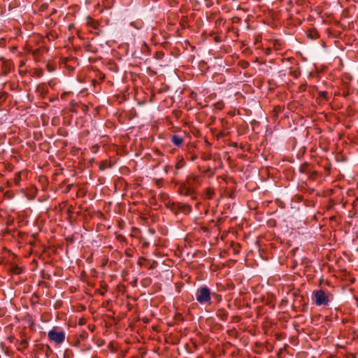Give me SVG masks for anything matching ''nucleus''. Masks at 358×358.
I'll return each instance as SVG.
<instances>
[{
  "instance_id": "nucleus-39",
  "label": "nucleus",
  "mask_w": 358,
  "mask_h": 358,
  "mask_svg": "<svg viewBox=\"0 0 358 358\" xmlns=\"http://www.w3.org/2000/svg\"><path fill=\"white\" fill-rule=\"evenodd\" d=\"M210 167H208L207 169L203 170V173H206L210 172Z\"/></svg>"
},
{
  "instance_id": "nucleus-30",
  "label": "nucleus",
  "mask_w": 358,
  "mask_h": 358,
  "mask_svg": "<svg viewBox=\"0 0 358 358\" xmlns=\"http://www.w3.org/2000/svg\"><path fill=\"white\" fill-rule=\"evenodd\" d=\"M7 94L5 92H0V101H4L6 99Z\"/></svg>"
},
{
  "instance_id": "nucleus-35",
  "label": "nucleus",
  "mask_w": 358,
  "mask_h": 358,
  "mask_svg": "<svg viewBox=\"0 0 358 358\" xmlns=\"http://www.w3.org/2000/svg\"><path fill=\"white\" fill-rule=\"evenodd\" d=\"M106 163L105 162H102L101 164H100L99 166V170L100 171H103L106 169Z\"/></svg>"
},
{
  "instance_id": "nucleus-38",
  "label": "nucleus",
  "mask_w": 358,
  "mask_h": 358,
  "mask_svg": "<svg viewBox=\"0 0 358 358\" xmlns=\"http://www.w3.org/2000/svg\"><path fill=\"white\" fill-rule=\"evenodd\" d=\"M125 255H126V256H127V257H132V255H131L129 253V251H127V250H126V251H125Z\"/></svg>"
},
{
  "instance_id": "nucleus-28",
  "label": "nucleus",
  "mask_w": 358,
  "mask_h": 358,
  "mask_svg": "<svg viewBox=\"0 0 358 358\" xmlns=\"http://www.w3.org/2000/svg\"><path fill=\"white\" fill-rule=\"evenodd\" d=\"M211 155L210 154H203L201 156V159L204 161H208L211 159Z\"/></svg>"
},
{
  "instance_id": "nucleus-50",
  "label": "nucleus",
  "mask_w": 358,
  "mask_h": 358,
  "mask_svg": "<svg viewBox=\"0 0 358 358\" xmlns=\"http://www.w3.org/2000/svg\"><path fill=\"white\" fill-rule=\"evenodd\" d=\"M215 174L214 172L211 173L210 176H213Z\"/></svg>"
},
{
  "instance_id": "nucleus-49",
  "label": "nucleus",
  "mask_w": 358,
  "mask_h": 358,
  "mask_svg": "<svg viewBox=\"0 0 358 358\" xmlns=\"http://www.w3.org/2000/svg\"><path fill=\"white\" fill-rule=\"evenodd\" d=\"M173 182H175L176 184H178V182H175L174 178L172 180Z\"/></svg>"
},
{
  "instance_id": "nucleus-37",
  "label": "nucleus",
  "mask_w": 358,
  "mask_h": 358,
  "mask_svg": "<svg viewBox=\"0 0 358 358\" xmlns=\"http://www.w3.org/2000/svg\"><path fill=\"white\" fill-rule=\"evenodd\" d=\"M236 196V194L234 191H232L231 192H230L229 194H228V196L231 199H234Z\"/></svg>"
},
{
  "instance_id": "nucleus-41",
  "label": "nucleus",
  "mask_w": 358,
  "mask_h": 358,
  "mask_svg": "<svg viewBox=\"0 0 358 358\" xmlns=\"http://www.w3.org/2000/svg\"><path fill=\"white\" fill-rule=\"evenodd\" d=\"M173 174L175 176H176L178 174V170L174 169Z\"/></svg>"
},
{
  "instance_id": "nucleus-18",
  "label": "nucleus",
  "mask_w": 358,
  "mask_h": 358,
  "mask_svg": "<svg viewBox=\"0 0 358 358\" xmlns=\"http://www.w3.org/2000/svg\"><path fill=\"white\" fill-rule=\"evenodd\" d=\"M318 98L327 101L329 100V96L327 92L320 91L318 92Z\"/></svg>"
},
{
  "instance_id": "nucleus-5",
  "label": "nucleus",
  "mask_w": 358,
  "mask_h": 358,
  "mask_svg": "<svg viewBox=\"0 0 358 358\" xmlns=\"http://www.w3.org/2000/svg\"><path fill=\"white\" fill-rule=\"evenodd\" d=\"M1 63V73L3 76L8 75L12 68H13V62L9 59H5L3 58L0 59Z\"/></svg>"
},
{
  "instance_id": "nucleus-47",
  "label": "nucleus",
  "mask_w": 358,
  "mask_h": 358,
  "mask_svg": "<svg viewBox=\"0 0 358 358\" xmlns=\"http://www.w3.org/2000/svg\"><path fill=\"white\" fill-rule=\"evenodd\" d=\"M42 73V71H41V72H38V76H40Z\"/></svg>"
},
{
  "instance_id": "nucleus-4",
  "label": "nucleus",
  "mask_w": 358,
  "mask_h": 358,
  "mask_svg": "<svg viewBox=\"0 0 358 358\" xmlns=\"http://www.w3.org/2000/svg\"><path fill=\"white\" fill-rule=\"evenodd\" d=\"M329 293H327L323 289L315 290L313 292V299L317 306H326L329 302Z\"/></svg>"
},
{
  "instance_id": "nucleus-42",
  "label": "nucleus",
  "mask_w": 358,
  "mask_h": 358,
  "mask_svg": "<svg viewBox=\"0 0 358 358\" xmlns=\"http://www.w3.org/2000/svg\"><path fill=\"white\" fill-rule=\"evenodd\" d=\"M325 170H326V171H327V172L329 173V171H330V166H326V167H325Z\"/></svg>"
},
{
  "instance_id": "nucleus-34",
  "label": "nucleus",
  "mask_w": 358,
  "mask_h": 358,
  "mask_svg": "<svg viewBox=\"0 0 358 358\" xmlns=\"http://www.w3.org/2000/svg\"><path fill=\"white\" fill-rule=\"evenodd\" d=\"M20 345L24 348H26L28 346V342L26 340H22L20 341Z\"/></svg>"
},
{
  "instance_id": "nucleus-22",
  "label": "nucleus",
  "mask_w": 358,
  "mask_h": 358,
  "mask_svg": "<svg viewBox=\"0 0 358 358\" xmlns=\"http://www.w3.org/2000/svg\"><path fill=\"white\" fill-rule=\"evenodd\" d=\"M306 87H307V84L306 83H301L298 87V92H299V93L304 92L306 90Z\"/></svg>"
},
{
  "instance_id": "nucleus-25",
  "label": "nucleus",
  "mask_w": 358,
  "mask_h": 358,
  "mask_svg": "<svg viewBox=\"0 0 358 358\" xmlns=\"http://www.w3.org/2000/svg\"><path fill=\"white\" fill-rule=\"evenodd\" d=\"M283 110V108L280 106H275L273 108V113H275V115H278V113H281Z\"/></svg>"
},
{
  "instance_id": "nucleus-16",
  "label": "nucleus",
  "mask_w": 358,
  "mask_h": 358,
  "mask_svg": "<svg viewBox=\"0 0 358 358\" xmlns=\"http://www.w3.org/2000/svg\"><path fill=\"white\" fill-rule=\"evenodd\" d=\"M88 337V334L86 331H82L78 335V343H80L81 341H85Z\"/></svg>"
},
{
  "instance_id": "nucleus-21",
  "label": "nucleus",
  "mask_w": 358,
  "mask_h": 358,
  "mask_svg": "<svg viewBox=\"0 0 358 358\" xmlns=\"http://www.w3.org/2000/svg\"><path fill=\"white\" fill-rule=\"evenodd\" d=\"M24 62L23 61H20V66H19V73L22 75H24L26 73V70H24L23 68L24 67Z\"/></svg>"
},
{
  "instance_id": "nucleus-26",
  "label": "nucleus",
  "mask_w": 358,
  "mask_h": 358,
  "mask_svg": "<svg viewBox=\"0 0 358 358\" xmlns=\"http://www.w3.org/2000/svg\"><path fill=\"white\" fill-rule=\"evenodd\" d=\"M15 182L16 184H18L21 180V173L20 172H18V173H16L15 175Z\"/></svg>"
},
{
  "instance_id": "nucleus-9",
  "label": "nucleus",
  "mask_w": 358,
  "mask_h": 358,
  "mask_svg": "<svg viewBox=\"0 0 358 358\" xmlns=\"http://www.w3.org/2000/svg\"><path fill=\"white\" fill-rule=\"evenodd\" d=\"M176 207L182 213L185 214H189L192 210V206L189 204L178 202L176 204Z\"/></svg>"
},
{
  "instance_id": "nucleus-13",
  "label": "nucleus",
  "mask_w": 358,
  "mask_h": 358,
  "mask_svg": "<svg viewBox=\"0 0 358 358\" xmlns=\"http://www.w3.org/2000/svg\"><path fill=\"white\" fill-rule=\"evenodd\" d=\"M307 36L311 40H315L320 37V34L317 29H310L307 31Z\"/></svg>"
},
{
  "instance_id": "nucleus-11",
  "label": "nucleus",
  "mask_w": 358,
  "mask_h": 358,
  "mask_svg": "<svg viewBox=\"0 0 358 358\" xmlns=\"http://www.w3.org/2000/svg\"><path fill=\"white\" fill-rule=\"evenodd\" d=\"M9 271L13 275H20L24 272V268L18 265L12 264Z\"/></svg>"
},
{
  "instance_id": "nucleus-2",
  "label": "nucleus",
  "mask_w": 358,
  "mask_h": 358,
  "mask_svg": "<svg viewBox=\"0 0 358 358\" xmlns=\"http://www.w3.org/2000/svg\"><path fill=\"white\" fill-rule=\"evenodd\" d=\"M48 338L56 345L62 344L66 338V334L59 327H54L48 333Z\"/></svg>"
},
{
  "instance_id": "nucleus-10",
  "label": "nucleus",
  "mask_w": 358,
  "mask_h": 358,
  "mask_svg": "<svg viewBox=\"0 0 358 358\" xmlns=\"http://www.w3.org/2000/svg\"><path fill=\"white\" fill-rule=\"evenodd\" d=\"M186 164L184 157L182 155H178L176 157V162L174 165V169L176 170H179L184 167Z\"/></svg>"
},
{
  "instance_id": "nucleus-45",
  "label": "nucleus",
  "mask_w": 358,
  "mask_h": 358,
  "mask_svg": "<svg viewBox=\"0 0 358 358\" xmlns=\"http://www.w3.org/2000/svg\"><path fill=\"white\" fill-rule=\"evenodd\" d=\"M79 344H80V343H78V340H77V341H76V343H75V345H75V346H78Z\"/></svg>"
},
{
  "instance_id": "nucleus-24",
  "label": "nucleus",
  "mask_w": 358,
  "mask_h": 358,
  "mask_svg": "<svg viewBox=\"0 0 358 358\" xmlns=\"http://www.w3.org/2000/svg\"><path fill=\"white\" fill-rule=\"evenodd\" d=\"M173 168H174V167H173L172 165H169V164H167V165L164 166V172H165V174H166V175H167V174H168V173H169L170 171H171Z\"/></svg>"
},
{
  "instance_id": "nucleus-27",
  "label": "nucleus",
  "mask_w": 358,
  "mask_h": 358,
  "mask_svg": "<svg viewBox=\"0 0 358 358\" xmlns=\"http://www.w3.org/2000/svg\"><path fill=\"white\" fill-rule=\"evenodd\" d=\"M131 25L137 29H139L142 27L143 23L141 22H137V24H136L135 22H131Z\"/></svg>"
},
{
  "instance_id": "nucleus-33",
  "label": "nucleus",
  "mask_w": 358,
  "mask_h": 358,
  "mask_svg": "<svg viewBox=\"0 0 358 358\" xmlns=\"http://www.w3.org/2000/svg\"><path fill=\"white\" fill-rule=\"evenodd\" d=\"M48 4L46 3H43L41 4V7H40V10L41 11H44L47 9L48 8Z\"/></svg>"
},
{
  "instance_id": "nucleus-40",
  "label": "nucleus",
  "mask_w": 358,
  "mask_h": 358,
  "mask_svg": "<svg viewBox=\"0 0 358 358\" xmlns=\"http://www.w3.org/2000/svg\"><path fill=\"white\" fill-rule=\"evenodd\" d=\"M162 197L164 199H166L169 198V196L166 194H162Z\"/></svg>"
},
{
  "instance_id": "nucleus-23",
  "label": "nucleus",
  "mask_w": 358,
  "mask_h": 358,
  "mask_svg": "<svg viewBox=\"0 0 358 358\" xmlns=\"http://www.w3.org/2000/svg\"><path fill=\"white\" fill-rule=\"evenodd\" d=\"M211 296L218 303L222 301V296L220 294L211 293Z\"/></svg>"
},
{
  "instance_id": "nucleus-20",
  "label": "nucleus",
  "mask_w": 358,
  "mask_h": 358,
  "mask_svg": "<svg viewBox=\"0 0 358 358\" xmlns=\"http://www.w3.org/2000/svg\"><path fill=\"white\" fill-rule=\"evenodd\" d=\"M155 184L158 188H162L164 186L163 178L155 179Z\"/></svg>"
},
{
  "instance_id": "nucleus-32",
  "label": "nucleus",
  "mask_w": 358,
  "mask_h": 358,
  "mask_svg": "<svg viewBox=\"0 0 358 358\" xmlns=\"http://www.w3.org/2000/svg\"><path fill=\"white\" fill-rule=\"evenodd\" d=\"M213 38L216 43H220L222 41L221 36L219 35H215Z\"/></svg>"
},
{
  "instance_id": "nucleus-7",
  "label": "nucleus",
  "mask_w": 358,
  "mask_h": 358,
  "mask_svg": "<svg viewBox=\"0 0 358 358\" xmlns=\"http://www.w3.org/2000/svg\"><path fill=\"white\" fill-rule=\"evenodd\" d=\"M284 48H285V44L282 40L275 39L271 43V46L268 48V50L273 48L276 51H280V50H283Z\"/></svg>"
},
{
  "instance_id": "nucleus-17",
  "label": "nucleus",
  "mask_w": 358,
  "mask_h": 358,
  "mask_svg": "<svg viewBox=\"0 0 358 358\" xmlns=\"http://www.w3.org/2000/svg\"><path fill=\"white\" fill-rule=\"evenodd\" d=\"M103 3H104V1H102V4H101L99 2H98L94 6V12H96L99 14L102 13L103 11Z\"/></svg>"
},
{
  "instance_id": "nucleus-46",
  "label": "nucleus",
  "mask_w": 358,
  "mask_h": 358,
  "mask_svg": "<svg viewBox=\"0 0 358 358\" xmlns=\"http://www.w3.org/2000/svg\"><path fill=\"white\" fill-rule=\"evenodd\" d=\"M42 73V71H41V72H38V76H40Z\"/></svg>"
},
{
  "instance_id": "nucleus-1",
  "label": "nucleus",
  "mask_w": 358,
  "mask_h": 358,
  "mask_svg": "<svg viewBox=\"0 0 358 358\" xmlns=\"http://www.w3.org/2000/svg\"><path fill=\"white\" fill-rule=\"evenodd\" d=\"M203 176L199 174L190 173L185 180L179 184L178 189L180 195L190 196L192 201L197 199L196 189L201 185Z\"/></svg>"
},
{
  "instance_id": "nucleus-15",
  "label": "nucleus",
  "mask_w": 358,
  "mask_h": 358,
  "mask_svg": "<svg viewBox=\"0 0 358 358\" xmlns=\"http://www.w3.org/2000/svg\"><path fill=\"white\" fill-rule=\"evenodd\" d=\"M299 172L301 173H308L310 171L309 169V164L307 162H304L299 166Z\"/></svg>"
},
{
  "instance_id": "nucleus-43",
  "label": "nucleus",
  "mask_w": 358,
  "mask_h": 358,
  "mask_svg": "<svg viewBox=\"0 0 358 358\" xmlns=\"http://www.w3.org/2000/svg\"><path fill=\"white\" fill-rule=\"evenodd\" d=\"M118 238H119V240H124V236H120Z\"/></svg>"
},
{
  "instance_id": "nucleus-29",
  "label": "nucleus",
  "mask_w": 358,
  "mask_h": 358,
  "mask_svg": "<svg viewBox=\"0 0 358 358\" xmlns=\"http://www.w3.org/2000/svg\"><path fill=\"white\" fill-rule=\"evenodd\" d=\"M224 103L222 101H219L215 103V107L217 109L222 110L224 108Z\"/></svg>"
},
{
  "instance_id": "nucleus-3",
  "label": "nucleus",
  "mask_w": 358,
  "mask_h": 358,
  "mask_svg": "<svg viewBox=\"0 0 358 358\" xmlns=\"http://www.w3.org/2000/svg\"><path fill=\"white\" fill-rule=\"evenodd\" d=\"M196 299L201 305L211 304V292L206 286L201 287L196 290Z\"/></svg>"
},
{
  "instance_id": "nucleus-14",
  "label": "nucleus",
  "mask_w": 358,
  "mask_h": 358,
  "mask_svg": "<svg viewBox=\"0 0 358 358\" xmlns=\"http://www.w3.org/2000/svg\"><path fill=\"white\" fill-rule=\"evenodd\" d=\"M217 316L222 321H226L228 317V313L224 308H220L217 311Z\"/></svg>"
},
{
  "instance_id": "nucleus-44",
  "label": "nucleus",
  "mask_w": 358,
  "mask_h": 358,
  "mask_svg": "<svg viewBox=\"0 0 358 358\" xmlns=\"http://www.w3.org/2000/svg\"><path fill=\"white\" fill-rule=\"evenodd\" d=\"M256 346H261V343L256 342L255 343Z\"/></svg>"
},
{
  "instance_id": "nucleus-8",
  "label": "nucleus",
  "mask_w": 358,
  "mask_h": 358,
  "mask_svg": "<svg viewBox=\"0 0 358 358\" xmlns=\"http://www.w3.org/2000/svg\"><path fill=\"white\" fill-rule=\"evenodd\" d=\"M171 143L177 147H180L184 143V135L173 134L171 136Z\"/></svg>"
},
{
  "instance_id": "nucleus-12",
  "label": "nucleus",
  "mask_w": 358,
  "mask_h": 358,
  "mask_svg": "<svg viewBox=\"0 0 358 358\" xmlns=\"http://www.w3.org/2000/svg\"><path fill=\"white\" fill-rule=\"evenodd\" d=\"M204 198L206 199H211L215 195V189L212 187H208L204 190Z\"/></svg>"
},
{
  "instance_id": "nucleus-6",
  "label": "nucleus",
  "mask_w": 358,
  "mask_h": 358,
  "mask_svg": "<svg viewBox=\"0 0 358 358\" xmlns=\"http://www.w3.org/2000/svg\"><path fill=\"white\" fill-rule=\"evenodd\" d=\"M86 24L89 29H90V31H100V24L99 21L93 19L90 16H87L86 17Z\"/></svg>"
},
{
  "instance_id": "nucleus-48",
  "label": "nucleus",
  "mask_w": 358,
  "mask_h": 358,
  "mask_svg": "<svg viewBox=\"0 0 358 358\" xmlns=\"http://www.w3.org/2000/svg\"><path fill=\"white\" fill-rule=\"evenodd\" d=\"M196 158V156H194V157H192V160H194V159H195Z\"/></svg>"
},
{
  "instance_id": "nucleus-36",
  "label": "nucleus",
  "mask_w": 358,
  "mask_h": 358,
  "mask_svg": "<svg viewBox=\"0 0 358 358\" xmlns=\"http://www.w3.org/2000/svg\"><path fill=\"white\" fill-rule=\"evenodd\" d=\"M87 328L90 331L93 332L95 329V326L94 324H89Z\"/></svg>"
},
{
  "instance_id": "nucleus-19",
  "label": "nucleus",
  "mask_w": 358,
  "mask_h": 358,
  "mask_svg": "<svg viewBox=\"0 0 358 358\" xmlns=\"http://www.w3.org/2000/svg\"><path fill=\"white\" fill-rule=\"evenodd\" d=\"M309 174V178L312 180H315L318 176H319V173L317 171H309L308 173Z\"/></svg>"
},
{
  "instance_id": "nucleus-31",
  "label": "nucleus",
  "mask_w": 358,
  "mask_h": 358,
  "mask_svg": "<svg viewBox=\"0 0 358 358\" xmlns=\"http://www.w3.org/2000/svg\"><path fill=\"white\" fill-rule=\"evenodd\" d=\"M34 324H35L34 321L31 318H29V327L31 329H34Z\"/></svg>"
}]
</instances>
